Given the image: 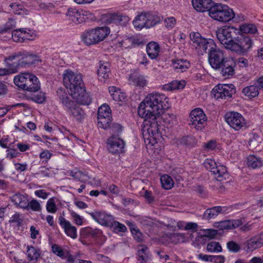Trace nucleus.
Listing matches in <instances>:
<instances>
[{
  "label": "nucleus",
  "instance_id": "obj_1",
  "mask_svg": "<svg viewBox=\"0 0 263 263\" xmlns=\"http://www.w3.org/2000/svg\"><path fill=\"white\" fill-rule=\"evenodd\" d=\"M166 99L165 96L158 92L147 95L139 106L138 113L141 117L155 119L164 111L163 104Z\"/></svg>",
  "mask_w": 263,
  "mask_h": 263
},
{
  "label": "nucleus",
  "instance_id": "obj_2",
  "mask_svg": "<svg viewBox=\"0 0 263 263\" xmlns=\"http://www.w3.org/2000/svg\"><path fill=\"white\" fill-rule=\"evenodd\" d=\"M14 83L19 88L30 92H36L41 88L38 78L30 73H21L15 76Z\"/></svg>",
  "mask_w": 263,
  "mask_h": 263
},
{
  "label": "nucleus",
  "instance_id": "obj_3",
  "mask_svg": "<svg viewBox=\"0 0 263 263\" xmlns=\"http://www.w3.org/2000/svg\"><path fill=\"white\" fill-rule=\"evenodd\" d=\"M210 16L217 21L227 23L235 18V13L232 9L226 5L216 3L210 9Z\"/></svg>",
  "mask_w": 263,
  "mask_h": 263
},
{
  "label": "nucleus",
  "instance_id": "obj_4",
  "mask_svg": "<svg viewBox=\"0 0 263 263\" xmlns=\"http://www.w3.org/2000/svg\"><path fill=\"white\" fill-rule=\"evenodd\" d=\"M110 33L108 27H98L84 31L81 35L83 42L86 45H91L104 40Z\"/></svg>",
  "mask_w": 263,
  "mask_h": 263
},
{
  "label": "nucleus",
  "instance_id": "obj_5",
  "mask_svg": "<svg viewBox=\"0 0 263 263\" xmlns=\"http://www.w3.org/2000/svg\"><path fill=\"white\" fill-rule=\"evenodd\" d=\"M190 38L192 46L195 48L199 54L203 55L215 47L213 40L202 37L198 32L191 33Z\"/></svg>",
  "mask_w": 263,
  "mask_h": 263
},
{
  "label": "nucleus",
  "instance_id": "obj_6",
  "mask_svg": "<svg viewBox=\"0 0 263 263\" xmlns=\"http://www.w3.org/2000/svg\"><path fill=\"white\" fill-rule=\"evenodd\" d=\"M63 78L64 84L67 89H69L70 94L79 89L82 91L81 87H83L84 84L81 74L67 69L64 71Z\"/></svg>",
  "mask_w": 263,
  "mask_h": 263
},
{
  "label": "nucleus",
  "instance_id": "obj_7",
  "mask_svg": "<svg viewBox=\"0 0 263 263\" xmlns=\"http://www.w3.org/2000/svg\"><path fill=\"white\" fill-rule=\"evenodd\" d=\"M237 33H239V31L236 28L226 26L217 29L216 36L224 47L229 50Z\"/></svg>",
  "mask_w": 263,
  "mask_h": 263
},
{
  "label": "nucleus",
  "instance_id": "obj_8",
  "mask_svg": "<svg viewBox=\"0 0 263 263\" xmlns=\"http://www.w3.org/2000/svg\"><path fill=\"white\" fill-rule=\"evenodd\" d=\"M253 42L248 36L239 34L235 37L229 50L241 54L247 53L252 47Z\"/></svg>",
  "mask_w": 263,
  "mask_h": 263
},
{
  "label": "nucleus",
  "instance_id": "obj_9",
  "mask_svg": "<svg viewBox=\"0 0 263 263\" xmlns=\"http://www.w3.org/2000/svg\"><path fill=\"white\" fill-rule=\"evenodd\" d=\"M228 58H226L223 51L217 48L216 45L208 51V60L211 67L215 69H219L220 66Z\"/></svg>",
  "mask_w": 263,
  "mask_h": 263
},
{
  "label": "nucleus",
  "instance_id": "obj_10",
  "mask_svg": "<svg viewBox=\"0 0 263 263\" xmlns=\"http://www.w3.org/2000/svg\"><path fill=\"white\" fill-rule=\"evenodd\" d=\"M191 125L197 130H202L205 126L207 118L203 110L196 108L191 111L190 115Z\"/></svg>",
  "mask_w": 263,
  "mask_h": 263
},
{
  "label": "nucleus",
  "instance_id": "obj_11",
  "mask_svg": "<svg viewBox=\"0 0 263 263\" xmlns=\"http://www.w3.org/2000/svg\"><path fill=\"white\" fill-rule=\"evenodd\" d=\"M234 92V86L232 84H218L211 91L212 95L217 100L230 98Z\"/></svg>",
  "mask_w": 263,
  "mask_h": 263
},
{
  "label": "nucleus",
  "instance_id": "obj_12",
  "mask_svg": "<svg viewBox=\"0 0 263 263\" xmlns=\"http://www.w3.org/2000/svg\"><path fill=\"white\" fill-rule=\"evenodd\" d=\"M226 121L233 129L239 130L246 127V120L242 115L237 112H230L226 114Z\"/></svg>",
  "mask_w": 263,
  "mask_h": 263
},
{
  "label": "nucleus",
  "instance_id": "obj_13",
  "mask_svg": "<svg viewBox=\"0 0 263 263\" xmlns=\"http://www.w3.org/2000/svg\"><path fill=\"white\" fill-rule=\"evenodd\" d=\"M144 119V126L143 128V134L146 136L147 134L149 137L155 139L156 136L159 135V126L157 119L160 116L156 117L155 119L148 117H142Z\"/></svg>",
  "mask_w": 263,
  "mask_h": 263
},
{
  "label": "nucleus",
  "instance_id": "obj_14",
  "mask_svg": "<svg viewBox=\"0 0 263 263\" xmlns=\"http://www.w3.org/2000/svg\"><path fill=\"white\" fill-rule=\"evenodd\" d=\"M98 120L100 127L107 129L111 121V109L108 105L104 104L98 108Z\"/></svg>",
  "mask_w": 263,
  "mask_h": 263
},
{
  "label": "nucleus",
  "instance_id": "obj_15",
  "mask_svg": "<svg viewBox=\"0 0 263 263\" xmlns=\"http://www.w3.org/2000/svg\"><path fill=\"white\" fill-rule=\"evenodd\" d=\"M107 143L109 152L112 154L122 153L125 146V143L122 139L114 135L107 140Z\"/></svg>",
  "mask_w": 263,
  "mask_h": 263
},
{
  "label": "nucleus",
  "instance_id": "obj_16",
  "mask_svg": "<svg viewBox=\"0 0 263 263\" xmlns=\"http://www.w3.org/2000/svg\"><path fill=\"white\" fill-rule=\"evenodd\" d=\"M81 89H82L80 91L79 89L73 91L70 95L72 97L77 100L78 103L82 105H89L91 102V99L88 92L85 91L84 85L81 87Z\"/></svg>",
  "mask_w": 263,
  "mask_h": 263
},
{
  "label": "nucleus",
  "instance_id": "obj_17",
  "mask_svg": "<svg viewBox=\"0 0 263 263\" xmlns=\"http://www.w3.org/2000/svg\"><path fill=\"white\" fill-rule=\"evenodd\" d=\"M92 218L99 224L109 227L112 222L113 217L103 212L96 211L89 213Z\"/></svg>",
  "mask_w": 263,
  "mask_h": 263
},
{
  "label": "nucleus",
  "instance_id": "obj_18",
  "mask_svg": "<svg viewBox=\"0 0 263 263\" xmlns=\"http://www.w3.org/2000/svg\"><path fill=\"white\" fill-rule=\"evenodd\" d=\"M12 202L18 208L24 210L27 209L28 205V196L26 194L16 193L10 197Z\"/></svg>",
  "mask_w": 263,
  "mask_h": 263
},
{
  "label": "nucleus",
  "instance_id": "obj_19",
  "mask_svg": "<svg viewBox=\"0 0 263 263\" xmlns=\"http://www.w3.org/2000/svg\"><path fill=\"white\" fill-rule=\"evenodd\" d=\"M235 63L233 59L229 58L220 66V73L225 78H229L234 74Z\"/></svg>",
  "mask_w": 263,
  "mask_h": 263
},
{
  "label": "nucleus",
  "instance_id": "obj_20",
  "mask_svg": "<svg viewBox=\"0 0 263 263\" xmlns=\"http://www.w3.org/2000/svg\"><path fill=\"white\" fill-rule=\"evenodd\" d=\"M59 223L64 229L65 233L71 238L74 239L77 237V230L76 227L72 226L70 221L66 220L64 217L59 218Z\"/></svg>",
  "mask_w": 263,
  "mask_h": 263
},
{
  "label": "nucleus",
  "instance_id": "obj_21",
  "mask_svg": "<svg viewBox=\"0 0 263 263\" xmlns=\"http://www.w3.org/2000/svg\"><path fill=\"white\" fill-rule=\"evenodd\" d=\"M192 5L194 8L199 12L209 11L213 7L214 3L212 0H192Z\"/></svg>",
  "mask_w": 263,
  "mask_h": 263
},
{
  "label": "nucleus",
  "instance_id": "obj_22",
  "mask_svg": "<svg viewBox=\"0 0 263 263\" xmlns=\"http://www.w3.org/2000/svg\"><path fill=\"white\" fill-rule=\"evenodd\" d=\"M67 15L69 19L76 24H80L85 22L84 13L82 10L74 8H69Z\"/></svg>",
  "mask_w": 263,
  "mask_h": 263
},
{
  "label": "nucleus",
  "instance_id": "obj_23",
  "mask_svg": "<svg viewBox=\"0 0 263 263\" xmlns=\"http://www.w3.org/2000/svg\"><path fill=\"white\" fill-rule=\"evenodd\" d=\"M242 224V222L239 219L227 220L216 223L215 226L219 230H230L236 229Z\"/></svg>",
  "mask_w": 263,
  "mask_h": 263
},
{
  "label": "nucleus",
  "instance_id": "obj_24",
  "mask_svg": "<svg viewBox=\"0 0 263 263\" xmlns=\"http://www.w3.org/2000/svg\"><path fill=\"white\" fill-rule=\"evenodd\" d=\"M57 93L60 103L66 110L74 103V101L70 99L68 94L63 89L59 88Z\"/></svg>",
  "mask_w": 263,
  "mask_h": 263
},
{
  "label": "nucleus",
  "instance_id": "obj_25",
  "mask_svg": "<svg viewBox=\"0 0 263 263\" xmlns=\"http://www.w3.org/2000/svg\"><path fill=\"white\" fill-rule=\"evenodd\" d=\"M108 23H114L121 26H125L129 21V18L126 15L118 14H111L107 16Z\"/></svg>",
  "mask_w": 263,
  "mask_h": 263
},
{
  "label": "nucleus",
  "instance_id": "obj_26",
  "mask_svg": "<svg viewBox=\"0 0 263 263\" xmlns=\"http://www.w3.org/2000/svg\"><path fill=\"white\" fill-rule=\"evenodd\" d=\"M21 52H24L25 55H21V59H20L21 67H26L31 65L36 64L39 61L37 56L34 54H30L26 50H21Z\"/></svg>",
  "mask_w": 263,
  "mask_h": 263
},
{
  "label": "nucleus",
  "instance_id": "obj_27",
  "mask_svg": "<svg viewBox=\"0 0 263 263\" xmlns=\"http://www.w3.org/2000/svg\"><path fill=\"white\" fill-rule=\"evenodd\" d=\"M66 111L70 116L79 121H81L85 117L84 110L75 102Z\"/></svg>",
  "mask_w": 263,
  "mask_h": 263
},
{
  "label": "nucleus",
  "instance_id": "obj_28",
  "mask_svg": "<svg viewBox=\"0 0 263 263\" xmlns=\"http://www.w3.org/2000/svg\"><path fill=\"white\" fill-rule=\"evenodd\" d=\"M110 72V64L107 62L100 61L98 75L99 80L102 81L109 78Z\"/></svg>",
  "mask_w": 263,
  "mask_h": 263
},
{
  "label": "nucleus",
  "instance_id": "obj_29",
  "mask_svg": "<svg viewBox=\"0 0 263 263\" xmlns=\"http://www.w3.org/2000/svg\"><path fill=\"white\" fill-rule=\"evenodd\" d=\"M247 164L249 167L253 169L258 168L263 166V160L261 157L256 155H249L247 157Z\"/></svg>",
  "mask_w": 263,
  "mask_h": 263
},
{
  "label": "nucleus",
  "instance_id": "obj_30",
  "mask_svg": "<svg viewBox=\"0 0 263 263\" xmlns=\"http://www.w3.org/2000/svg\"><path fill=\"white\" fill-rule=\"evenodd\" d=\"M212 173L215 175V178L220 181L226 180L229 177L227 168L224 165H217L213 171Z\"/></svg>",
  "mask_w": 263,
  "mask_h": 263
},
{
  "label": "nucleus",
  "instance_id": "obj_31",
  "mask_svg": "<svg viewBox=\"0 0 263 263\" xmlns=\"http://www.w3.org/2000/svg\"><path fill=\"white\" fill-rule=\"evenodd\" d=\"M189 61L183 59H177L172 60V66L174 69L178 72H183L186 71L189 67Z\"/></svg>",
  "mask_w": 263,
  "mask_h": 263
},
{
  "label": "nucleus",
  "instance_id": "obj_32",
  "mask_svg": "<svg viewBox=\"0 0 263 263\" xmlns=\"http://www.w3.org/2000/svg\"><path fill=\"white\" fill-rule=\"evenodd\" d=\"M160 47L156 42H150L146 46V52L149 57L152 59H156L159 54Z\"/></svg>",
  "mask_w": 263,
  "mask_h": 263
},
{
  "label": "nucleus",
  "instance_id": "obj_33",
  "mask_svg": "<svg viewBox=\"0 0 263 263\" xmlns=\"http://www.w3.org/2000/svg\"><path fill=\"white\" fill-rule=\"evenodd\" d=\"M224 208L221 206H214L211 208L208 209L203 214L204 219H210L215 218L219 213H223L222 210Z\"/></svg>",
  "mask_w": 263,
  "mask_h": 263
},
{
  "label": "nucleus",
  "instance_id": "obj_34",
  "mask_svg": "<svg viewBox=\"0 0 263 263\" xmlns=\"http://www.w3.org/2000/svg\"><path fill=\"white\" fill-rule=\"evenodd\" d=\"M243 245L245 250L251 252L261 247L259 242H258L255 236L246 241Z\"/></svg>",
  "mask_w": 263,
  "mask_h": 263
},
{
  "label": "nucleus",
  "instance_id": "obj_35",
  "mask_svg": "<svg viewBox=\"0 0 263 263\" xmlns=\"http://www.w3.org/2000/svg\"><path fill=\"white\" fill-rule=\"evenodd\" d=\"M134 27L138 30L146 28V13H142L136 17L133 21Z\"/></svg>",
  "mask_w": 263,
  "mask_h": 263
},
{
  "label": "nucleus",
  "instance_id": "obj_36",
  "mask_svg": "<svg viewBox=\"0 0 263 263\" xmlns=\"http://www.w3.org/2000/svg\"><path fill=\"white\" fill-rule=\"evenodd\" d=\"M11 36L15 42H23L28 38L27 33L24 32V28H20L14 30L11 32Z\"/></svg>",
  "mask_w": 263,
  "mask_h": 263
},
{
  "label": "nucleus",
  "instance_id": "obj_37",
  "mask_svg": "<svg viewBox=\"0 0 263 263\" xmlns=\"http://www.w3.org/2000/svg\"><path fill=\"white\" fill-rule=\"evenodd\" d=\"M242 93L250 99L255 98L259 94L258 87L254 85L247 86L243 88Z\"/></svg>",
  "mask_w": 263,
  "mask_h": 263
},
{
  "label": "nucleus",
  "instance_id": "obj_38",
  "mask_svg": "<svg viewBox=\"0 0 263 263\" xmlns=\"http://www.w3.org/2000/svg\"><path fill=\"white\" fill-rule=\"evenodd\" d=\"M162 20L163 17L161 16L146 13V28L155 26L160 23Z\"/></svg>",
  "mask_w": 263,
  "mask_h": 263
},
{
  "label": "nucleus",
  "instance_id": "obj_39",
  "mask_svg": "<svg viewBox=\"0 0 263 263\" xmlns=\"http://www.w3.org/2000/svg\"><path fill=\"white\" fill-rule=\"evenodd\" d=\"M109 92L112 99L116 101H123L125 99V94L115 86L109 87Z\"/></svg>",
  "mask_w": 263,
  "mask_h": 263
},
{
  "label": "nucleus",
  "instance_id": "obj_40",
  "mask_svg": "<svg viewBox=\"0 0 263 263\" xmlns=\"http://www.w3.org/2000/svg\"><path fill=\"white\" fill-rule=\"evenodd\" d=\"M4 62L6 65V68H7L11 74L16 73L18 71V68L21 67L20 61L12 62L4 59Z\"/></svg>",
  "mask_w": 263,
  "mask_h": 263
},
{
  "label": "nucleus",
  "instance_id": "obj_41",
  "mask_svg": "<svg viewBox=\"0 0 263 263\" xmlns=\"http://www.w3.org/2000/svg\"><path fill=\"white\" fill-rule=\"evenodd\" d=\"M27 255L29 261L37 260L40 256V252L33 247L28 246Z\"/></svg>",
  "mask_w": 263,
  "mask_h": 263
},
{
  "label": "nucleus",
  "instance_id": "obj_42",
  "mask_svg": "<svg viewBox=\"0 0 263 263\" xmlns=\"http://www.w3.org/2000/svg\"><path fill=\"white\" fill-rule=\"evenodd\" d=\"M52 251L57 256H59L62 259H66V255L68 254L67 249H63L61 246L58 245L54 244L52 246Z\"/></svg>",
  "mask_w": 263,
  "mask_h": 263
},
{
  "label": "nucleus",
  "instance_id": "obj_43",
  "mask_svg": "<svg viewBox=\"0 0 263 263\" xmlns=\"http://www.w3.org/2000/svg\"><path fill=\"white\" fill-rule=\"evenodd\" d=\"M239 30L243 33L255 34L257 32L256 26L253 24H243L240 26Z\"/></svg>",
  "mask_w": 263,
  "mask_h": 263
},
{
  "label": "nucleus",
  "instance_id": "obj_44",
  "mask_svg": "<svg viewBox=\"0 0 263 263\" xmlns=\"http://www.w3.org/2000/svg\"><path fill=\"white\" fill-rule=\"evenodd\" d=\"M160 181L163 188L165 190L171 189L174 185V181L170 176L163 175L160 178Z\"/></svg>",
  "mask_w": 263,
  "mask_h": 263
},
{
  "label": "nucleus",
  "instance_id": "obj_45",
  "mask_svg": "<svg viewBox=\"0 0 263 263\" xmlns=\"http://www.w3.org/2000/svg\"><path fill=\"white\" fill-rule=\"evenodd\" d=\"M130 81L137 86L144 87L147 84V80L142 75H135L130 78Z\"/></svg>",
  "mask_w": 263,
  "mask_h": 263
},
{
  "label": "nucleus",
  "instance_id": "obj_46",
  "mask_svg": "<svg viewBox=\"0 0 263 263\" xmlns=\"http://www.w3.org/2000/svg\"><path fill=\"white\" fill-rule=\"evenodd\" d=\"M82 233L85 236H92L97 237L102 234V231L98 229H92L91 227H86L82 230Z\"/></svg>",
  "mask_w": 263,
  "mask_h": 263
},
{
  "label": "nucleus",
  "instance_id": "obj_47",
  "mask_svg": "<svg viewBox=\"0 0 263 263\" xmlns=\"http://www.w3.org/2000/svg\"><path fill=\"white\" fill-rule=\"evenodd\" d=\"M227 248L229 252L237 253L241 250V246L234 241H230L227 243Z\"/></svg>",
  "mask_w": 263,
  "mask_h": 263
},
{
  "label": "nucleus",
  "instance_id": "obj_48",
  "mask_svg": "<svg viewBox=\"0 0 263 263\" xmlns=\"http://www.w3.org/2000/svg\"><path fill=\"white\" fill-rule=\"evenodd\" d=\"M46 95L43 92H39L38 93L31 95L30 99L33 101L37 103H43L46 101Z\"/></svg>",
  "mask_w": 263,
  "mask_h": 263
},
{
  "label": "nucleus",
  "instance_id": "obj_49",
  "mask_svg": "<svg viewBox=\"0 0 263 263\" xmlns=\"http://www.w3.org/2000/svg\"><path fill=\"white\" fill-rule=\"evenodd\" d=\"M69 176L72 177L74 179L79 180L81 182L84 181V177L86 175L82 172L78 171L77 169L70 171L69 172Z\"/></svg>",
  "mask_w": 263,
  "mask_h": 263
},
{
  "label": "nucleus",
  "instance_id": "obj_50",
  "mask_svg": "<svg viewBox=\"0 0 263 263\" xmlns=\"http://www.w3.org/2000/svg\"><path fill=\"white\" fill-rule=\"evenodd\" d=\"M27 210L29 209L34 212H40L42 210V207L40 203L35 199H32L31 201L28 200V205Z\"/></svg>",
  "mask_w": 263,
  "mask_h": 263
},
{
  "label": "nucleus",
  "instance_id": "obj_51",
  "mask_svg": "<svg viewBox=\"0 0 263 263\" xmlns=\"http://www.w3.org/2000/svg\"><path fill=\"white\" fill-rule=\"evenodd\" d=\"M12 12L18 15H23L25 13V9L23 5L14 3L10 5Z\"/></svg>",
  "mask_w": 263,
  "mask_h": 263
},
{
  "label": "nucleus",
  "instance_id": "obj_52",
  "mask_svg": "<svg viewBox=\"0 0 263 263\" xmlns=\"http://www.w3.org/2000/svg\"><path fill=\"white\" fill-rule=\"evenodd\" d=\"M195 143L192 137L184 136L178 140V144L189 146H193Z\"/></svg>",
  "mask_w": 263,
  "mask_h": 263
},
{
  "label": "nucleus",
  "instance_id": "obj_53",
  "mask_svg": "<svg viewBox=\"0 0 263 263\" xmlns=\"http://www.w3.org/2000/svg\"><path fill=\"white\" fill-rule=\"evenodd\" d=\"M113 228L114 230L116 232H125L127 229L125 225L112 219V222L109 226Z\"/></svg>",
  "mask_w": 263,
  "mask_h": 263
},
{
  "label": "nucleus",
  "instance_id": "obj_54",
  "mask_svg": "<svg viewBox=\"0 0 263 263\" xmlns=\"http://www.w3.org/2000/svg\"><path fill=\"white\" fill-rule=\"evenodd\" d=\"M25 53L21 52V50L12 53L10 55L5 57V59L14 62V61L18 62L21 59V55H24Z\"/></svg>",
  "mask_w": 263,
  "mask_h": 263
},
{
  "label": "nucleus",
  "instance_id": "obj_55",
  "mask_svg": "<svg viewBox=\"0 0 263 263\" xmlns=\"http://www.w3.org/2000/svg\"><path fill=\"white\" fill-rule=\"evenodd\" d=\"M206 249L209 252H220L222 251V247L219 242H211L207 245Z\"/></svg>",
  "mask_w": 263,
  "mask_h": 263
},
{
  "label": "nucleus",
  "instance_id": "obj_56",
  "mask_svg": "<svg viewBox=\"0 0 263 263\" xmlns=\"http://www.w3.org/2000/svg\"><path fill=\"white\" fill-rule=\"evenodd\" d=\"M46 210L49 213H54L57 210L54 197L48 199L46 204Z\"/></svg>",
  "mask_w": 263,
  "mask_h": 263
},
{
  "label": "nucleus",
  "instance_id": "obj_57",
  "mask_svg": "<svg viewBox=\"0 0 263 263\" xmlns=\"http://www.w3.org/2000/svg\"><path fill=\"white\" fill-rule=\"evenodd\" d=\"M171 239L175 243L183 242L185 241V234L183 233H174L171 235Z\"/></svg>",
  "mask_w": 263,
  "mask_h": 263
},
{
  "label": "nucleus",
  "instance_id": "obj_58",
  "mask_svg": "<svg viewBox=\"0 0 263 263\" xmlns=\"http://www.w3.org/2000/svg\"><path fill=\"white\" fill-rule=\"evenodd\" d=\"M204 167L209 170L212 173L213 171L217 167V164L214 160L211 159H206L203 163Z\"/></svg>",
  "mask_w": 263,
  "mask_h": 263
},
{
  "label": "nucleus",
  "instance_id": "obj_59",
  "mask_svg": "<svg viewBox=\"0 0 263 263\" xmlns=\"http://www.w3.org/2000/svg\"><path fill=\"white\" fill-rule=\"evenodd\" d=\"M137 260L139 263H147L151 259L149 254H143L142 252H138Z\"/></svg>",
  "mask_w": 263,
  "mask_h": 263
},
{
  "label": "nucleus",
  "instance_id": "obj_60",
  "mask_svg": "<svg viewBox=\"0 0 263 263\" xmlns=\"http://www.w3.org/2000/svg\"><path fill=\"white\" fill-rule=\"evenodd\" d=\"M70 215L74 222L78 225L81 226L83 224V218L77 214L74 211L70 210Z\"/></svg>",
  "mask_w": 263,
  "mask_h": 263
},
{
  "label": "nucleus",
  "instance_id": "obj_61",
  "mask_svg": "<svg viewBox=\"0 0 263 263\" xmlns=\"http://www.w3.org/2000/svg\"><path fill=\"white\" fill-rule=\"evenodd\" d=\"M109 126L107 128L110 129L112 133L118 134L122 131V126L118 123H112L111 122L108 124Z\"/></svg>",
  "mask_w": 263,
  "mask_h": 263
},
{
  "label": "nucleus",
  "instance_id": "obj_62",
  "mask_svg": "<svg viewBox=\"0 0 263 263\" xmlns=\"http://www.w3.org/2000/svg\"><path fill=\"white\" fill-rule=\"evenodd\" d=\"M186 83L185 81H173L171 82L173 90L180 89L183 88L185 86Z\"/></svg>",
  "mask_w": 263,
  "mask_h": 263
},
{
  "label": "nucleus",
  "instance_id": "obj_63",
  "mask_svg": "<svg viewBox=\"0 0 263 263\" xmlns=\"http://www.w3.org/2000/svg\"><path fill=\"white\" fill-rule=\"evenodd\" d=\"M165 26L168 29H172L176 24V20L174 17H170L164 21Z\"/></svg>",
  "mask_w": 263,
  "mask_h": 263
},
{
  "label": "nucleus",
  "instance_id": "obj_64",
  "mask_svg": "<svg viewBox=\"0 0 263 263\" xmlns=\"http://www.w3.org/2000/svg\"><path fill=\"white\" fill-rule=\"evenodd\" d=\"M20 217H21V215H20V213H15L10 218V219L9 220V222L10 223L15 222L17 223V225L18 226H20L23 221V219Z\"/></svg>",
  "mask_w": 263,
  "mask_h": 263
}]
</instances>
